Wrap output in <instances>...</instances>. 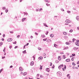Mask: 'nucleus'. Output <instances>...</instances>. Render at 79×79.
Listing matches in <instances>:
<instances>
[{
  "label": "nucleus",
  "instance_id": "nucleus-1",
  "mask_svg": "<svg viewBox=\"0 0 79 79\" xmlns=\"http://www.w3.org/2000/svg\"><path fill=\"white\" fill-rule=\"evenodd\" d=\"M61 73L60 72H57V76H61Z\"/></svg>",
  "mask_w": 79,
  "mask_h": 79
},
{
  "label": "nucleus",
  "instance_id": "nucleus-2",
  "mask_svg": "<svg viewBox=\"0 0 79 79\" xmlns=\"http://www.w3.org/2000/svg\"><path fill=\"white\" fill-rule=\"evenodd\" d=\"M12 40H13V39L11 38H9L7 40L8 42H11V41H12Z\"/></svg>",
  "mask_w": 79,
  "mask_h": 79
},
{
  "label": "nucleus",
  "instance_id": "nucleus-3",
  "mask_svg": "<svg viewBox=\"0 0 79 79\" xmlns=\"http://www.w3.org/2000/svg\"><path fill=\"white\" fill-rule=\"evenodd\" d=\"M46 71H47V72H49L50 69L49 68H46Z\"/></svg>",
  "mask_w": 79,
  "mask_h": 79
},
{
  "label": "nucleus",
  "instance_id": "nucleus-4",
  "mask_svg": "<svg viewBox=\"0 0 79 79\" xmlns=\"http://www.w3.org/2000/svg\"><path fill=\"white\" fill-rule=\"evenodd\" d=\"M19 70L20 71H23V69L22 68V67H20L19 68Z\"/></svg>",
  "mask_w": 79,
  "mask_h": 79
},
{
  "label": "nucleus",
  "instance_id": "nucleus-5",
  "mask_svg": "<svg viewBox=\"0 0 79 79\" xmlns=\"http://www.w3.org/2000/svg\"><path fill=\"white\" fill-rule=\"evenodd\" d=\"M65 61L67 62H69L70 61V59H68L66 60Z\"/></svg>",
  "mask_w": 79,
  "mask_h": 79
},
{
  "label": "nucleus",
  "instance_id": "nucleus-6",
  "mask_svg": "<svg viewBox=\"0 0 79 79\" xmlns=\"http://www.w3.org/2000/svg\"><path fill=\"white\" fill-rule=\"evenodd\" d=\"M61 59V56H58V60H59L60 61Z\"/></svg>",
  "mask_w": 79,
  "mask_h": 79
},
{
  "label": "nucleus",
  "instance_id": "nucleus-7",
  "mask_svg": "<svg viewBox=\"0 0 79 79\" xmlns=\"http://www.w3.org/2000/svg\"><path fill=\"white\" fill-rule=\"evenodd\" d=\"M30 64L31 66H33L34 65V61H32L31 63Z\"/></svg>",
  "mask_w": 79,
  "mask_h": 79
},
{
  "label": "nucleus",
  "instance_id": "nucleus-8",
  "mask_svg": "<svg viewBox=\"0 0 79 79\" xmlns=\"http://www.w3.org/2000/svg\"><path fill=\"white\" fill-rule=\"evenodd\" d=\"M26 18H24L23 19H22V22H24V21H25V20H26Z\"/></svg>",
  "mask_w": 79,
  "mask_h": 79
},
{
  "label": "nucleus",
  "instance_id": "nucleus-9",
  "mask_svg": "<svg viewBox=\"0 0 79 79\" xmlns=\"http://www.w3.org/2000/svg\"><path fill=\"white\" fill-rule=\"evenodd\" d=\"M75 44L77 46H79V44L77 42H75Z\"/></svg>",
  "mask_w": 79,
  "mask_h": 79
},
{
  "label": "nucleus",
  "instance_id": "nucleus-10",
  "mask_svg": "<svg viewBox=\"0 0 79 79\" xmlns=\"http://www.w3.org/2000/svg\"><path fill=\"white\" fill-rule=\"evenodd\" d=\"M66 45H70V43H69V42H67L66 43Z\"/></svg>",
  "mask_w": 79,
  "mask_h": 79
},
{
  "label": "nucleus",
  "instance_id": "nucleus-11",
  "mask_svg": "<svg viewBox=\"0 0 79 79\" xmlns=\"http://www.w3.org/2000/svg\"><path fill=\"white\" fill-rule=\"evenodd\" d=\"M66 23H69V20H66L65 21Z\"/></svg>",
  "mask_w": 79,
  "mask_h": 79
},
{
  "label": "nucleus",
  "instance_id": "nucleus-12",
  "mask_svg": "<svg viewBox=\"0 0 79 79\" xmlns=\"http://www.w3.org/2000/svg\"><path fill=\"white\" fill-rule=\"evenodd\" d=\"M50 36L51 37H53L54 35L53 34H51L50 35Z\"/></svg>",
  "mask_w": 79,
  "mask_h": 79
},
{
  "label": "nucleus",
  "instance_id": "nucleus-13",
  "mask_svg": "<svg viewBox=\"0 0 79 79\" xmlns=\"http://www.w3.org/2000/svg\"><path fill=\"white\" fill-rule=\"evenodd\" d=\"M43 58V57L42 56H40V57H39V60H42Z\"/></svg>",
  "mask_w": 79,
  "mask_h": 79
},
{
  "label": "nucleus",
  "instance_id": "nucleus-14",
  "mask_svg": "<svg viewBox=\"0 0 79 79\" xmlns=\"http://www.w3.org/2000/svg\"><path fill=\"white\" fill-rule=\"evenodd\" d=\"M51 41H52V40H47V42H51Z\"/></svg>",
  "mask_w": 79,
  "mask_h": 79
},
{
  "label": "nucleus",
  "instance_id": "nucleus-15",
  "mask_svg": "<svg viewBox=\"0 0 79 79\" xmlns=\"http://www.w3.org/2000/svg\"><path fill=\"white\" fill-rule=\"evenodd\" d=\"M63 34H64V35H67V34H68V33H66V32H64L63 33Z\"/></svg>",
  "mask_w": 79,
  "mask_h": 79
},
{
  "label": "nucleus",
  "instance_id": "nucleus-16",
  "mask_svg": "<svg viewBox=\"0 0 79 79\" xmlns=\"http://www.w3.org/2000/svg\"><path fill=\"white\" fill-rule=\"evenodd\" d=\"M8 9H6L5 10V12L6 13H8Z\"/></svg>",
  "mask_w": 79,
  "mask_h": 79
},
{
  "label": "nucleus",
  "instance_id": "nucleus-17",
  "mask_svg": "<svg viewBox=\"0 0 79 79\" xmlns=\"http://www.w3.org/2000/svg\"><path fill=\"white\" fill-rule=\"evenodd\" d=\"M76 19L77 20V21H79V17H76Z\"/></svg>",
  "mask_w": 79,
  "mask_h": 79
},
{
  "label": "nucleus",
  "instance_id": "nucleus-18",
  "mask_svg": "<svg viewBox=\"0 0 79 79\" xmlns=\"http://www.w3.org/2000/svg\"><path fill=\"white\" fill-rule=\"evenodd\" d=\"M61 67H62V65L61 64L58 67V68L59 69H61Z\"/></svg>",
  "mask_w": 79,
  "mask_h": 79
},
{
  "label": "nucleus",
  "instance_id": "nucleus-19",
  "mask_svg": "<svg viewBox=\"0 0 79 79\" xmlns=\"http://www.w3.org/2000/svg\"><path fill=\"white\" fill-rule=\"evenodd\" d=\"M27 74V73L26 72H24L23 73V76H25V75H26Z\"/></svg>",
  "mask_w": 79,
  "mask_h": 79
},
{
  "label": "nucleus",
  "instance_id": "nucleus-20",
  "mask_svg": "<svg viewBox=\"0 0 79 79\" xmlns=\"http://www.w3.org/2000/svg\"><path fill=\"white\" fill-rule=\"evenodd\" d=\"M23 54L25 53H26V51L25 50L24 51H23Z\"/></svg>",
  "mask_w": 79,
  "mask_h": 79
},
{
  "label": "nucleus",
  "instance_id": "nucleus-21",
  "mask_svg": "<svg viewBox=\"0 0 79 79\" xmlns=\"http://www.w3.org/2000/svg\"><path fill=\"white\" fill-rule=\"evenodd\" d=\"M59 63V61L58 60L56 61V63Z\"/></svg>",
  "mask_w": 79,
  "mask_h": 79
},
{
  "label": "nucleus",
  "instance_id": "nucleus-22",
  "mask_svg": "<svg viewBox=\"0 0 79 79\" xmlns=\"http://www.w3.org/2000/svg\"><path fill=\"white\" fill-rule=\"evenodd\" d=\"M67 48L68 49V47H65V48H64V49H63V50H66V49H67Z\"/></svg>",
  "mask_w": 79,
  "mask_h": 79
},
{
  "label": "nucleus",
  "instance_id": "nucleus-23",
  "mask_svg": "<svg viewBox=\"0 0 79 79\" xmlns=\"http://www.w3.org/2000/svg\"><path fill=\"white\" fill-rule=\"evenodd\" d=\"M76 41V39H75L74 38H73V42H74V41Z\"/></svg>",
  "mask_w": 79,
  "mask_h": 79
},
{
  "label": "nucleus",
  "instance_id": "nucleus-24",
  "mask_svg": "<svg viewBox=\"0 0 79 79\" xmlns=\"http://www.w3.org/2000/svg\"><path fill=\"white\" fill-rule=\"evenodd\" d=\"M63 59H65L66 58V57H65V55H63Z\"/></svg>",
  "mask_w": 79,
  "mask_h": 79
},
{
  "label": "nucleus",
  "instance_id": "nucleus-25",
  "mask_svg": "<svg viewBox=\"0 0 79 79\" xmlns=\"http://www.w3.org/2000/svg\"><path fill=\"white\" fill-rule=\"evenodd\" d=\"M24 15H25L26 14V16H27L28 15V14L27 13H26L25 12H24Z\"/></svg>",
  "mask_w": 79,
  "mask_h": 79
},
{
  "label": "nucleus",
  "instance_id": "nucleus-26",
  "mask_svg": "<svg viewBox=\"0 0 79 79\" xmlns=\"http://www.w3.org/2000/svg\"><path fill=\"white\" fill-rule=\"evenodd\" d=\"M40 69H42V66L40 65Z\"/></svg>",
  "mask_w": 79,
  "mask_h": 79
},
{
  "label": "nucleus",
  "instance_id": "nucleus-27",
  "mask_svg": "<svg viewBox=\"0 0 79 79\" xmlns=\"http://www.w3.org/2000/svg\"><path fill=\"white\" fill-rule=\"evenodd\" d=\"M46 5H47V6H50V4H49L48 3H46Z\"/></svg>",
  "mask_w": 79,
  "mask_h": 79
},
{
  "label": "nucleus",
  "instance_id": "nucleus-28",
  "mask_svg": "<svg viewBox=\"0 0 79 79\" xmlns=\"http://www.w3.org/2000/svg\"><path fill=\"white\" fill-rule=\"evenodd\" d=\"M73 50H77V48L76 47H74V48H73Z\"/></svg>",
  "mask_w": 79,
  "mask_h": 79
},
{
  "label": "nucleus",
  "instance_id": "nucleus-29",
  "mask_svg": "<svg viewBox=\"0 0 79 79\" xmlns=\"http://www.w3.org/2000/svg\"><path fill=\"white\" fill-rule=\"evenodd\" d=\"M72 55L73 56H74L75 55H76V54H72Z\"/></svg>",
  "mask_w": 79,
  "mask_h": 79
},
{
  "label": "nucleus",
  "instance_id": "nucleus-30",
  "mask_svg": "<svg viewBox=\"0 0 79 79\" xmlns=\"http://www.w3.org/2000/svg\"><path fill=\"white\" fill-rule=\"evenodd\" d=\"M61 10L62 11H64V9H63L62 8L61 9Z\"/></svg>",
  "mask_w": 79,
  "mask_h": 79
},
{
  "label": "nucleus",
  "instance_id": "nucleus-31",
  "mask_svg": "<svg viewBox=\"0 0 79 79\" xmlns=\"http://www.w3.org/2000/svg\"><path fill=\"white\" fill-rule=\"evenodd\" d=\"M47 40V38L43 39V40H44V41H46V40Z\"/></svg>",
  "mask_w": 79,
  "mask_h": 79
},
{
  "label": "nucleus",
  "instance_id": "nucleus-32",
  "mask_svg": "<svg viewBox=\"0 0 79 79\" xmlns=\"http://www.w3.org/2000/svg\"><path fill=\"white\" fill-rule=\"evenodd\" d=\"M72 64L73 66H75V65H76V64H74V62H73L72 63Z\"/></svg>",
  "mask_w": 79,
  "mask_h": 79
},
{
  "label": "nucleus",
  "instance_id": "nucleus-33",
  "mask_svg": "<svg viewBox=\"0 0 79 79\" xmlns=\"http://www.w3.org/2000/svg\"><path fill=\"white\" fill-rule=\"evenodd\" d=\"M45 2H47V3H49V2L48 0H45Z\"/></svg>",
  "mask_w": 79,
  "mask_h": 79
},
{
  "label": "nucleus",
  "instance_id": "nucleus-34",
  "mask_svg": "<svg viewBox=\"0 0 79 79\" xmlns=\"http://www.w3.org/2000/svg\"><path fill=\"white\" fill-rule=\"evenodd\" d=\"M42 8H41L39 10V11L40 12L41 11V10H42Z\"/></svg>",
  "mask_w": 79,
  "mask_h": 79
},
{
  "label": "nucleus",
  "instance_id": "nucleus-35",
  "mask_svg": "<svg viewBox=\"0 0 79 79\" xmlns=\"http://www.w3.org/2000/svg\"><path fill=\"white\" fill-rule=\"evenodd\" d=\"M3 44V43L2 42H0V46H1Z\"/></svg>",
  "mask_w": 79,
  "mask_h": 79
},
{
  "label": "nucleus",
  "instance_id": "nucleus-36",
  "mask_svg": "<svg viewBox=\"0 0 79 79\" xmlns=\"http://www.w3.org/2000/svg\"><path fill=\"white\" fill-rule=\"evenodd\" d=\"M13 44H16V41H15L13 43Z\"/></svg>",
  "mask_w": 79,
  "mask_h": 79
},
{
  "label": "nucleus",
  "instance_id": "nucleus-37",
  "mask_svg": "<svg viewBox=\"0 0 79 79\" xmlns=\"http://www.w3.org/2000/svg\"><path fill=\"white\" fill-rule=\"evenodd\" d=\"M64 68L65 69H66V66L65 65H64Z\"/></svg>",
  "mask_w": 79,
  "mask_h": 79
},
{
  "label": "nucleus",
  "instance_id": "nucleus-38",
  "mask_svg": "<svg viewBox=\"0 0 79 79\" xmlns=\"http://www.w3.org/2000/svg\"><path fill=\"white\" fill-rule=\"evenodd\" d=\"M18 46H15V49H16V48H18Z\"/></svg>",
  "mask_w": 79,
  "mask_h": 79
},
{
  "label": "nucleus",
  "instance_id": "nucleus-39",
  "mask_svg": "<svg viewBox=\"0 0 79 79\" xmlns=\"http://www.w3.org/2000/svg\"><path fill=\"white\" fill-rule=\"evenodd\" d=\"M73 30H71L69 32H73Z\"/></svg>",
  "mask_w": 79,
  "mask_h": 79
},
{
  "label": "nucleus",
  "instance_id": "nucleus-40",
  "mask_svg": "<svg viewBox=\"0 0 79 79\" xmlns=\"http://www.w3.org/2000/svg\"><path fill=\"white\" fill-rule=\"evenodd\" d=\"M67 12L68 13H71V11H67Z\"/></svg>",
  "mask_w": 79,
  "mask_h": 79
},
{
  "label": "nucleus",
  "instance_id": "nucleus-41",
  "mask_svg": "<svg viewBox=\"0 0 79 79\" xmlns=\"http://www.w3.org/2000/svg\"><path fill=\"white\" fill-rule=\"evenodd\" d=\"M55 65H53V67H52V69H54V68H55Z\"/></svg>",
  "mask_w": 79,
  "mask_h": 79
},
{
  "label": "nucleus",
  "instance_id": "nucleus-42",
  "mask_svg": "<svg viewBox=\"0 0 79 79\" xmlns=\"http://www.w3.org/2000/svg\"><path fill=\"white\" fill-rule=\"evenodd\" d=\"M54 47H56V44H54Z\"/></svg>",
  "mask_w": 79,
  "mask_h": 79
},
{
  "label": "nucleus",
  "instance_id": "nucleus-43",
  "mask_svg": "<svg viewBox=\"0 0 79 79\" xmlns=\"http://www.w3.org/2000/svg\"><path fill=\"white\" fill-rule=\"evenodd\" d=\"M48 31H47V33H46V35H48Z\"/></svg>",
  "mask_w": 79,
  "mask_h": 79
},
{
  "label": "nucleus",
  "instance_id": "nucleus-44",
  "mask_svg": "<svg viewBox=\"0 0 79 79\" xmlns=\"http://www.w3.org/2000/svg\"><path fill=\"white\" fill-rule=\"evenodd\" d=\"M26 46V45H25L23 46V49H24V48H25V47Z\"/></svg>",
  "mask_w": 79,
  "mask_h": 79
},
{
  "label": "nucleus",
  "instance_id": "nucleus-45",
  "mask_svg": "<svg viewBox=\"0 0 79 79\" xmlns=\"http://www.w3.org/2000/svg\"><path fill=\"white\" fill-rule=\"evenodd\" d=\"M20 36V35H18L17 36V38H19V36Z\"/></svg>",
  "mask_w": 79,
  "mask_h": 79
},
{
  "label": "nucleus",
  "instance_id": "nucleus-46",
  "mask_svg": "<svg viewBox=\"0 0 79 79\" xmlns=\"http://www.w3.org/2000/svg\"><path fill=\"white\" fill-rule=\"evenodd\" d=\"M3 52H5V47H4V49L3 50Z\"/></svg>",
  "mask_w": 79,
  "mask_h": 79
},
{
  "label": "nucleus",
  "instance_id": "nucleus-47",
  "mask_svg": "<svg viewBox=\"0 0 79 79\" xmlns=\"http://www.w3.org/2000/svg\"><path fill=\"white\" fill-rule=\"evenodd\" d=\"M50 66H52V62H50Z\"/></svg>",
  "mask_w": 79,
  "mask_h": 79
},
{
  "label": "nucleus",
  "instance_id": "nucleus-48",
  "mask_svg": "<svg viewBox=\"0 0 79 79\" xmlns=\"http://www.w3.org/2000/svg\"><path fill=\"white\" fill-rule=\"evenodd\" d=\"M71 60L72 61H74V58L73 57L72 58Z\"/></svg>",
  "mask_w": 79,
  "mask_h": 79
},
{
  "label": "nucleus",
  "instance_id": "nucleus-49",
  "mask_svg": "<svg viewBox=\"0 0 79 79\" xmlns=\"http://www.w3.org/2000/svg\"><path fill=\"white\" fill-rule=\"evenodd\" d=\"M6 9V8L5 7H4L2 8V10H5Z\"/></svg>",
  "mask_w": 79,
  "mask_h": 79
},
{
  "label": "nucleus",
  "instance_id": "nucleus-50",
  "mask_svg": "<svg viewBox=\"0 0 79 79\" xmlns=\"http://www.w3.org/2000/svg\"><path fill=\"white\" fill-rule=\"evenodd\" d=\"M35 35H38V33H37V32H35Z\"/></svg>",
  "mask_w": 79,
  "mask_h": 79
},
{
  "label": "nucleus",
  "instance_id": "nucleus-51",
  "mask_svg": "<svg viewBox=\"0 0 79 79\" xmlns=\"http://www.w3.org/2000/svg\"><path fill=\"white\" fill-rule=\"evenodd\" d=\"M43 56H45V55H46V54H45V53H44L43 54Z\"/></svg>",
  "mask_w": 79,
  "mask_h": 79
},
{
  "label": "nucleus",
  "instance_id": "nucleus-52",
  "mask_svg": "<svg viewBox=\"0 0 79 79\" xmlns=\"http://www.w3.org/2000/svg\"><path fill=\"white\" fill-rule=\"evenodd\" d=\"M11 48H12V46H9V48L11 49Z\"/></svg>",
  "mask_w": 79,
  "mask_h": 79
},
{
  "label": "nucleus",
  "instance_id": "nucleus-53",
  "mask_svg": "<svg viewBox=\"0 0 79 79\" xmlns=\"http://www.w3.org/2000/svg\"><path fill=\"white\" fill-rule=\"evenodd\" d=\"M2 59H4V58H5V56H4V57H2Z\"/></svg>",
  "mask_w": 79,
  "mask_h": 79
},
{
  "label": "nucleus",
  "instance_id": "nucleus-54",
  "mask_svg": "<svg viewBox=\"0 0 79 79\" xmlns=\"http://www.w3.org/2000/svg\"><path fill=\"white\" fill-rule=\"evenodd\" d=\"M41 31H42V30H39V31H38V32H41Z\"/></svg>",
  "mask_w": 79,
  "mask_h": 79
},
{
  "label": "nucleus",
  "instance_id": "nucleus-55",
  "mask_svg": "<svg viewBox=\"0 0 79 79\" xmlns=\"http://www.w3.org/2000/svg\"><path fill=\"white\" fill-rule=\"evenodd\" d=\"M76 41L78 43H79V40H77Z\"/></svg>",
  "mask_w": 79,
  "mask_h": 79
},
{
  "label": "nucleus",
  "instance_id": "nucleus-56",
  "mask_svg": "<svg viewBox=\"0 0 79 79\" xmlns=\"http://www.w3.org/2000/svg\"><path fill=\"white\" fill-rule=\"evenodd\" d=\"M13 68V66L12 65L10 66V68Z\"/></svg>",
  "mask_w": 79,
  "mask_h": 79
},
{
  "label": "nucleus",
  "instance_id": "nucleus-57",
  "mask_svg": "<svg viewBox=\"0 0 79 79\" xmlns=\"http://www.w3.org/2000/svg\"><path fill=\"white\" fill-rule=\"evenodd\" d=\"M44 26H45V27H48V26H47L46 24L44 25Z\"/></svg>",
  "mask_w": 79,
  "mask_h": 79
},
{
  "label": "nucleus",
  "instance_id": "nucleus-58",
  "mask_svg": "<svg viewBox=\"0 0 79 79\" xmlns=\"http://www.w3.org/2000/svg\"><path fill=\"white\" fill-rule=\"evenodd\" d=\"M36 11H39V9H36Z\"/></svg>",
  "mask_w": 79,
  "mask_h": 79
},
{
  "label": "nucleus",
  "instance_id": "nucleus-59",
  "mask_svg": "<svg viewBox=\"0 0 79 79\" xmlns=\"http://www.w3.org/2000/svg\"><path fill=\"white\" fill-rule=\"evenodd\" d=\"M31 38L32 39V38H33V36H31Z\"/></svg>",
  "mask_w": 79,
  "mask_h": 79
},
{
  "label": "nucleus",
  "instance_id": "nucleus-60",
  "mask_svg": "<svg viewBox=\"0 0 79 79\" xmlns=\"http://www.w3.org/2000/svg\"><path fill=\"white\" fill-rule=\"evenodd\" d=\"M10 33L12 34V33H13V31H10Z\"/></svg>",
  "mask_w": 79,
  "mask_h": 79
},
{
  "label": "nucleus",
  "instance_id": "nucleus-61",
  "mask_svg": "<svg viewBox=\"0 0 79 79\" xmlns=\"http://www.w3.org/2000/svg\"><path fill=\"white\" fill-rule=\"evenodd\" d=\"M3 69H1L0 70V71H3Z\"/></svg>",
  "mask_w": 79,
  "mask_h": 79
},
{
  "label": "nucleus",
  "instance_id": "nucleus-62",
  "mask_svg": "<svg viewBox=\"0 0 79 79\" xmlns=\"http://www.w3.org/2000/svg\"><path fill=\"white\" fill-rule=\"evenodd\" d=\"M28 45H29V43H27L26 44L27 46Z\"/></svg>",
  "mask_w": 79,
  "mask_h": 79
},
{
  "label": "nucleus",
  "instance_id": "nucleus-63",
  "mask_svg": "<svg viewBox=\"0 0 79 79\" xmlns=\"http://www.w3.org/2000/svg\"><path fill=\"white\" fill-rule=\"evenodd\" d=\"M68 77L69 79H70V76H69Z\"/></svg>",
  "mask_w": 79,
  "mask_h": 79
},
{
  "label": "nucleus",
  "instance_id": "nucleus-64",
  "mask_svg": "<svg viewBox=\"0 0 79 79\" xmlns=\"http://www.w3.org/2000/svg\"><path fill=\"white\" fill-rule=\"evenodd\" d=\"M77 29L79 30V27H77Z\"/></svg>",
  "mask_w": 79,
  "mask_h": 79
}]
</instances>
